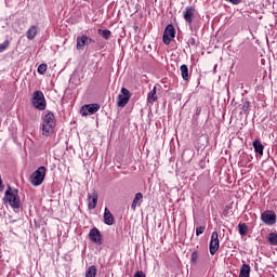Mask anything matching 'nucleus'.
Returning a JSON list of instances; mask_svg holds the SVG:
<instances>
[{"label":"nucleus","instance_id":"nucleus-28","mask_svg":"<svg viewBox=\"0 0 277 277\" xmlns=\"http://www.w3.org/2000/svg\"><path fill=\"white\" fill-rule=\"evenodd\" d=\"M192 263L196 264L198 263V251H194L190 256Z\"/></svg>","mask_w":277,"mask_h":277},{"label":"nucleus","instance_id":"nucleus-13","mask_svg":"<svg viewBox=\"0 0 277 277\" xmlns=\"http://www.w3.org/2000/svg\"><path fill=\"white\" fill-rule=\"evenodd\" d=\"M114 223H115L114 214L111 213V211H109V209L105 208L104 224H106L107 226H114Z\"/></svg>","mask_w":277,"mask_h":277},{"label":"nucleus","instance_id":"nucleus-25","mask_svg":"<svg viewBox=\"0 0 277 277\" xmlns=\"http://www.w3.org/2000/svg\"><path fill=\"white\" fill-rule=\"evenodd\" d=\"M243 114L249 115L250 114V101L246 100L242 102V107H241Z\"/></svg>","mask_w":277,"mask_h":277},{"label":"nucleus","instance_id":"nucleus-17","mask_svg":"<svg viewBox=\"0 0 277 277\" xmlns=\"http://www.w3.org/2000/svg\"><path fill=\"white\" fill-rule=\"evenodd\" d=\"M36 36H38V27L31 26L26 32V38H28V40H34Z\"/></svg>","mask_w":277,"mask_h":277},{"label":"nucleus","instance_id":"nucleus-20","mask_svg":"<svg viewBox=\"0 0 277 277\" xmlns=\"http://www.w3.org/2000/svg\"><path fill=\"white\" fill-rule=\"evenodd\" d=\"M98 36L103 37L104 40H109L111 38V30L109 29H97Z\"/></svg>","mask_w":277,"mask_h":277},{"label":"nucleus","instance_id":"nucleus-32","mask_svg":"<svg viewBox=\"0 0 277 277\" xmlns=\"http://www.w3.org/2000/svg\"><path fill=\"white\" fill-rule=\"evenodd\" d=\"M229 3H233L234 5H239L241 3V0H228Z\"/></svg>","mask_w":277,"mask_h":277},{"label":"nucleus","instance_id":"nucleus-26","mask_svg":"<svg viewBox=\"0 0 277 277\" xmlns=\"http://www.w3.org/2000/svg\"><path fill=\"white\" fill-rule=\"evenodd\" d=\"M10 47V40H5L3 43H0V53H3Z\"/></svg>","mask_w":277,"mask_h":277},{"label":"nucleus","instance_id":"nucleus-31","mask_svg":"<svg viewBox=\"0 0 277 277\" xmlns=\"http://www.w3.org/2000/svg\"><path fill=\"white\" fill-rule=\"evenodd\" d=\"M133 277H146V274L142 271H137Z\"/></svg>","mask_w":277,"mask_h":277},{"label":"nucleus","instance_id":"nucleus-19","mask_svg":"<svg viewBox=\"0 0 277 277\" xmlns=\"http://www.w3.org/2000/svg\"><path fill=\"white\" fill-rule=\"evenodd\" d=\"M238 277H250V266L248 264L241 265Z\"/></svg>","mask_w":277,"mask_h":277},{"label":"nucleus","instance_id":"nucleus-35","mask_svg":"<svg viewBox=\"0 0 277 277\" xmlns=\"http://www.w3.org/2000/svg\"><path fill=\"white\" fill-rule=\"evenodd\" d=\"M201 113H202V108L201 107H197L196 108V116H200Z\"/></svg>","mask_w":277,"mask_h":277},{"label":"nucleus","instance_id":"nucleus-2","mask_svg":"<svg viewBox=\"0 0 277 277\" xmlns=\"http://www.w3.org/2000/svg\"><path fill=\"white\" fill-rule=\"evenodd\" d=\"M54 131H55V115H53V113H48L43 117L42 134L45 135V137H49V135L53 134Z\"/></svg>","mask_w":277,"mask_h":277},{"label":"nucleus","instance_id":"nucleus-1","mask_svg":"<svg viewBox=\"0 0 277 277\" xmlns=\"http://www.w3.org/2000/svg\"><path fill=\"white\" fill-rule=\"evenodd\" d=\"M4 202H9L12 209H21V197H18V188H12L8 185V189L4 193Z\"/></svg>","mask_w":277,"mask_h":277},{"label":"nucleus","instance_id":"nucleus-18","mask_svg":"<svg viewBox=\"0 0 277 277\" xmlns=\"http://www.w3.org/2000/svg\"><path fill=\"white\" fill-rule=\"evenodd\" d=\"M180 70L182 79H184V81H189V67H187V65H181Z\"/></svg>","mask_w":277,"mask_h":277},{"label":"nucleus","instance_id":"nucleus-21","mask_svg":"<svg viewBox=\"0 0 277 277\" xmlns=\"http://www.w3.org/2000/svg\"><path fill=\"white\" fill-rule=\"evenodd\" d=\"M267 241L271 246H277V233H269L267 236Z\"/></svg>","mask_w":277,"mask_h":277},{"label":"nucleus","instance_id":"nucleus-11","mask_svg":"<svg viewBox=\"0 0 277 277\" xmlns=\"http://www.w3.org/2000/svg\"><path fill=\"white\" fill-rule=\"evenodd\" d=\"M98 109H101V105L98 104H87L81 107L80 114L81 116H93Z\"/></svg>","mask_w":277,"mask_h":277},{"label":"nucleus","instance_id":"nucleus-30","mask_svg":"<svg viewBox=\"0 0 277 277\" xmlns=\"http://www.w3.org/2000/svg\"><path fill=\"white\" fill-rule=\"evenodd\" d=\"M187 44L190 47H196V38L190 37L187 41Z\"/></svg>","mask_w":277,"mask_h":277},{"label":"nucleus","instance_id":"nucleus-5","mask_svg":"<svg viewBox=\"0 0 277 277\" xmlns=\"http://www.w3.org/2000/svg\"><path fill=\"white\" fill-rule=\"evenodd\" d=\"M76 42H77V45H76L77 51H83L85 47H90V44H94L96 40L83 34L77 37Z\"/></svg>","mask_w":277,"mask_h":277},{"label":"nucleus","instance_id":"nucleus-12","mask_svg":"<svg viewBox=\"0 0 277 277\" xmlns=\"http://www.w3.org/2000/svg\"><path fill=\"white\" fill-rule=\"evenodd\" d=\"M184 21L192 25L194 23V16H196V8L194 6H186L183 11Z\"/></svg>","mask_w":277,"mask_h":277},{"label":"nucleus","instance_id":"nucleus-16","mask_svg":"<svg viewBox=\"0 0 277 277\" xmlns=\"http://www.w3.org/2000/svg\"><path fill=\"white\" fill-rule=\"evenodd\" d=\"M157 101H158L157 87H154L153 90L147 95V103L153 105V103H157Z\"/></svg>","mask_w":277,"mask_h":277},{"label":"nucleus","instance_id":"nucleus-24","mask_svg":"<svg viewBox=\"0 0 277 277\" xmlns=\"http://www.w3.org/2000/svg\"><path fill=\"white\" fill-rule=\"evenodd\" d=\"M133 202H136V205L141 207L142 202H144V195L142 193H137L133 199Z\"/></svg>","mask_w":277,"mask_h":277},{"label":"nucleus","instance_id":"nucleus-6","mask_svg":"<svg viewBox=\"0 0 277 277\" xmlns=\"http://www.w3.org/2000/svg\"><path fill=\"white\" fill-rule=\"evenodd\" d=\"M174 38H176V29H174V25L168 24L163 31L162 42L163 44H170Z\"/></svg>","mask_w":277,"mask_h":277},{"label":"nucleus","instance_id":"nucleus-9","mask_svg":"<svg viewBox=\"0 0 277 277\" xmlns=\"http://www.w3.org/2000/svg\"><path fill=\"white\" fill-rule=\"evenodd\" d=\"M210 254L213 256L217 250H220V235L217 232H213L209 245Z\"/></svg>","mask_w":277,"mask_h":277},{"label":"nucleus","instance_id":"nucleus-14","mask_svg":"<svg viewBox=\"0 0 277 277\" xmlns=\"http://www.w3.org/2000/svg\"><path fill=\"white\" fill-rule=\"evenodd\" d=\"M89 203H88V208L89 209H96V205L98 202V193H96V190L93 192L92 196L88 195Z\"/></svg>","mask_w":277,"mask_h":277},{"label":"nucleus","instance_id":"nucleus-27","mask_svg":"<svg viewBox=\"0 0 277 277\" xmlns=\"http://www.w3.org/2000/svg\"><path fill=\"white\" fill-rule=\"evenodd\" d=\"M37 71L39 75H44V72H47V64H40Z\"/></svg>","mask_w":277,"mask_h":277},{"label":"nucleus","instance_id":"nucleus-29","mask_svg":"<svg viewBox=\"0 0 277 277\" xmlns=\"http://www.w3.org/2000/svg\"><path fill=\"white\" fill-rule=\"evenodd\" d=\"M206 228H207V227H205V226H199V227H197V228H196V235H197V237H200V235H202V234L205 233Z\"/></svg>","mask_w":277,"mask_h":277},{"label":"nucleus","instance_id":"nucleus-7","mask_svg":"<svg viewBox=\"0 0 277 277\" xmlns=\"http://www.w3.org/2000/svg\"><path fill=\"white\" fill-rule=\"evenodd\" d=\"M276 220H277V215H276V212H274V210H265L261 214V221L266 226H274L276 224Z\"/></svg>","mask_w":277,"mask_h":277},{"label":"nucleus","instance_id":"nucleus-10","mask_svg":"<svg viewBox=\"0 0 277 277\" xmlns=\"http://www.w3.org/2000/svg\"><path fill=\"white\" fill-rule=\"evenodd\" d=\"M89 239L97 246H103V234H101V230H98L96 227L90 229Z\"/></svg>","mask_w":277,"mask_h":277},{"label":"nucleus","instance_id":"nucleus-15","mask_svg":"<svg viewBox=\"0 0 277 277\" xmlns=\"http://www.w3.org/2000/svg\"><path fill=\"white\" fill-rule=\"evenodd\" d=\"M252 146L258 155H261L263 157V150H265V146H263V143H261V140L256 138L253 141Z\"/></svg>","mask_w":277,"mask_h":277},{"label":"nucleus","instance_id":"nucleus-4","mask_svg":"<svg viewBox=\"0 0 277 277\" xmlns=\"http://www.w3.org/2000/svg\"><path fill=\"white\" fill-rule=\"evenodd\" d=\"M47 176V167L41 166L39 167L31 175H30V183L34 187H38L44 183V177Z\"/></svg>","mask_w":277,"mask_h":277},{"label":"nucleus","instance_id":"nucleus-33","mask_svg":"<svg viewBox=\"0 0 277 277\" xmlns=\"http://www.w3.org/2000/svg\"><path fill=\"white\" fill-rule=\"evenodd\" d=\"M3 189H5V186L3 185V180H1L0 175V192H3Z\"/></svg>","mask_w":277,"mask_h":277},{"label":"nucleus","instance_id":"nucleus-36","mask_svg":"<svg viewBox=\"0 0 277 277\" xmlns=\"http://www.w3.org/2000/svg\"><path fill=\"white\" fill-rule=\"evenodd\" d=\"M134 29H138V27H137V26H135V27H134Z\"/></svg>","mask_w":277,"mask_h":277},{"label":"nucleus","instance_id":"nucleus-34","mask_svg":"<svg viewBox=\"0 0 277 277\" xmlns=\"http://www.w3.org/2000/svg\"><path fill=\"white\" fill-rule=\"evenodd\" d=\"M137 207H138V203H136L135 201H133L132 205H131L132 211H135V209H137Z\"/></svg>","mask_w":277,"mask_h":277},{"label":"nucleus","instance_id":"nucleus-8","mask_svg":"<svg viewBox=\"0 0 277 277\" xmlns=\"http://www.w3.org/2000/svg\"><path fill=\"white\" fill-rule=\"evenodd\" d=\"M129 101H131V91L127 88H121V93L117 96L118 107H127Z\"/></svg>","mask_w":277,"mask_h":277},{"label":"nucleus","instance_id":"nucleus-22","mask_svg":"<svg viewBox=\"0 0 277 277\" xmlns=\"http://www.w3.org/2000/svg\"><path fill=\"white\" fill-rule=\"evenodd\" d=\"M238 230H239V235H241L242 237L248 235V225L246 223H239Z\"/></svg>","mask_w":277,"mask_h":277},{"label":"nucleus","instance_id":"nucleus-3","mask_svg":"<svg viewBox=\"0 0 277 277\" xmlns=\"http://www.w3.org/2000/svg\"><path fill=\"white\" fill-rule=\"evenodd\" d=\"M31 105L35 109H39V111H44L47 109V100L44 98V93H42V91H35L32 93Z\"/></svg>","mask_w":277,"mask_h":277},{"label":"nucleus","instance_id":"nucleus-23","mask_svg":"<svg viewBox=\"0 0 277 277\" xmlns=\"http://www.w3.org/2000/svg\"><path fill=\"white\" fill-rule=\"evenodd\" d=\"M85 277H96V266H89L85 272Z\"/></svg>","mask_w":277,"mask_h":277}]
</instances>
